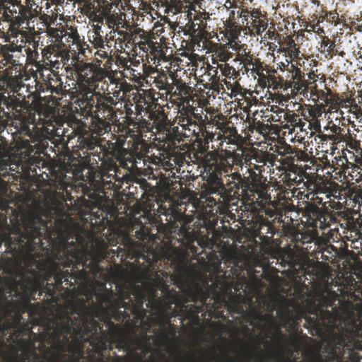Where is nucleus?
I'll use <instances>...</instances> for the list:
<instances>
[{"label": "nucleus", "mask_w": 362, "mask_h": 362, "mask_svg": "<svg viewBox=\"0 0 362 362\" xmlns=\"http://www.w3.org/2000/svg\"><path fill=\"white\" fill-rule=\"evenodd\" d=\"M83 229L74 223L69 215L58 217L53 229L40 216H34L20 228L0 233V246L6 245V253L14 257L25 250L33 252L44 248L42 237L48 243L52 259L41 262L32 255L25 259V271L19 282L23 299L26 302L35 300V295L45 293L51 299L56 297V289L75 288L76 284L86 282L91 274L99 272L98 262L88 260L79 255V246L86 244Z\"/></svg>", "instance_id": "nucleus-1"}, {"label": "nucleus", "mask_w": 362, "mask_h": 362, "mask_svg": "<svg viewBox=\"0 0 362 362\" xmlns=\"http://www.w3.org/2000/svg\"><path fill=\"white\" fill-rule=\"evenodd\" d=\"M98 303L89 306L85 302L71 307L69 312L47 319L39 336L40 349L50 354L54 362H78L83 356V344L88 342L103 331L97 317L98 310L110 312L117 320H131V315L142 320L146 315V296L141 288L117 293L103 287L95 293ZM46 358V355H45Z\"/></svg>", "instance_id": "nucleus-2"}, {"label": "nucleus", "mask_w": 362, "mask_h": 362, "mask_svg": "<svg viewBox=\"0 0 362 362\" xmlns=\"http://www.w3.org/2000/svg\"><path fill=\"white\" fill-rule=\"evenodd\" d=\"M159 283L162 285V291L165 293V296L169 303V308L172 305H175L177 307L178 310H175L177 315H182L186 319L190 320L199 321V314L203 311V306L209 307L210 304H208L207 300L209 299H213L214 302L211 307L218 308V303H226V305L230 311H236L241 313L243 311V307L238 305L236 302L233 303V305H229L228 302L225 300V297L223 294H221L216 291L217 288L220 286L223 292L231 291V287L225 284L223 285V281L221 279H218L212 284L214 288L203 287L197 286L194 288L193 291L190 293L191 300L194 303L199 302L201 305H195L194 304L188 305V299L186 297L180 294V293L174 288L170 290L169 287L163 279L156 278Z\"/></svg>", "instance_id": "nucleus-3"}, {"label": "nucleus", "mask_w": 362, "mask_h": 362, "mask_svg": "<svg viewBox=\"0 0 362 362\" xmlns=\"http://www.w3.org/2000/svg\"><path fill=\"white\" fill-rule=\"evenodd\" d=\"M245 159L248 160L246 173L247 176L239 171L232 173V178L235 180L241 195L242 201H255L262 199L267 202V190L265 183L261 180L265 172L267 163H274L273 154L267 151L260 150L251 146Z\"/></svg>", "instance_id": "nucleus-4"}, {"label": "nucleus", "mask_w": 362, "mask_h": 362, "mask_svg": "<svg viewBox=\"0 0 362 362\" xmlns=\"http://www.w3.org/2000/svg\"><path fill=\"white\" fill-rule=\"evenodd\" d=\"M126 141V136L119 135L115 143L107 141L105 145H102L99 144L98 137L90 136L83 137L81 145L93 155V164L100 161L103 168L108 173L112 170L115 174L118 168L117 163L124 166L127 158H132L129 150L124 146Z\"/></svg>", "instance_id": "nucleus-5"}, {"label": "nucleus", "mask_w": 362, "mask_h": 362, "mask_svg": "<svg viewBox=\"0 0 362 362\" xmlns=\"http://www.w3.org/2000/svg\"><path fill=\"white\" fill-rule=\"evenodd\" d=\"M216 170L208 159L205 158L202 173L206 183L201 198L204 199L206 206H222L231 196L241 199L239 187L235 180L232 178V173L228 175L224 182L223 176Z\"/></svg>", "instance_id": "nucleus-6"}, {"label": "nucleus", "mask_w": 362, "mask_h": 362, "mask_svg": "<svg viewBox=\"0 0 362 362\" xmlns=\"http://www.w3.org/2000/svg\"><path fill=\"white\" fill-rule=\"evenodd\" d=\"M22 101L17 98L6 97L4 94H0V110L3 115L7 119L12 116L20 121L19 132L21 135L28 136L34 141L38 138L37 132L35 130L45 129L46 131H54V126L48 121L44 119L42 122H37L35 112L29 108H25L21 112L23 107Z\"/></svg>", "instance_id": "nucleus-7"}, {"label": "nucleus", "mask_w": 362, "mask_h": 362, "mask_svg": "<svg viewBox=\"0 0 362 362\" xmlns=\"http://www.w3.org/2000/svg\"><path fill=\"white\" fill-rule=\"evenodd\" d=\"M204 0H189L183 18V21H178L179 28L188 35L192 40L200 46L202 42L203 46L207 45L211 37V33L208 30V22L211 20V13L206 12L202 8Z\"/></svg>", "instance_id": "nucleus-8"}, {"label": "nucleus", "mask_w": 362, "mask_h": 362, "mask_svg": "<svg viewBox=\"0 0 362 362\" xmlns=\"http://www.w3.org/2000/svg\"><path fill=\"white\" fill-rule=\"evenodd\" d=\"M35 5V0H19L14 4H8L4 8H0V23H9L8 35L5 37V42L11 43L15 38L21 36V26L26 21L35 18L37 13H33V6Z\"/></svg>", "instance_id": "nucleus-9"}, {"label": "nucleus", "mask_w": 362, "mask_h": 362, "mask_svg": "<svg viewBox=\"0 0 362 362\" xmlns=\"http://www.w3.org/2000/svg\"><path fill=\"white\" fill-rule=\"evenodd\" d=\"M73 69L77 78L76 92L78 93V104L80 99H86V95L93 92L98 88V81H103L107 76V71L95 69L93 64L83 62L73 61Z\"/></svg>", "instance_id": "nucleus-10"}, {"label": "nucleus", "mask_w": 362, "mask_h": 362, "mask_svg": "<svg viewBox=\"0 0 362 362\" xmlns=\"http://www.w3.org/2000/svg\"><path fill=\"white\" fill-rule=\"evenodd\" d=\"M241 152L238 153L236 151L230 150H211L206 154V158L216 169L218 173L221 175H224L226 180L228 175L231 174V171L235 165L243 168L246 165L247 168L248 160L245 159L247 154L249 153V148H241Z\"/></svg>", "instance_id": "nucleus-11"}, {"label": "nucleus", "mask_w": 362, "mask_h": 362, "mask_svg": "<svg viewBox=\"0 0 362 362\" xmlns=\"http://www.w3.org/2000/svg\"><path fill=\"white\" fill-rule=\"evenodd\" d=\"M34 37L32 41V49H40L42 64L49 66L51 69H59L64 65L69 64L70 61V50L62 49L49 37L39 36L37 40Z\"/></svg>", "instance_id": "nucleus-12"}, {"label": "nucleus", "mask_w": 362, "mask_h": 362, "mask_svg": "<svg viewBox=\"0 0 362 362\" xmlns=\"http://www.w3.org/2000/svg\"><path fill=\"white\" fill-rule=\"evenodd\" d=\"M308 193L305 197L308 201H312L317 204V206L321 204L324 209L327 207H336L334 199L339 198L340 192L336 187H332L325 182L322 177L319 175H315L312 177H309L308 181L304 183Z\"/></svg>", "instance_id": "nucleus-13"}, {"label": "nucleus", "mask_w": 362, "mask_h": 362, "mask_svg": "<svg viewBox=\"0 0 362 362\" xmlns=\"http://www.w3.org/2000/svg\"><path fill=\"white\" fill-rule=\"evenodd\" d=\"M86 95V99L79 100V107L83 113H94L95 115L101 113L103 117L112 119L117 116L116 106L118 101L109 94L100 93L94 90L93 92Z\"/></svg>", "instance_id": "nucleus-14"}, {"label": "nucleus", "mask_w": 362, "mask_h": 362, "mask_svg": "<svg viewBox=\"0 0 362 362\" xmlns=\"http://www.w3.org/2000/svg\"><path fill=\"white\" fill-rule=\"evenodd\" d=\"M243 202L245 203L246 208L251 211L259 223L257 235L262 240L264 239L268 234L272 236L275 233V228L271 221L268 220V217L275 216L276 209L271 201V196L267 194L266 202L262 199Z\"/></svg>", "instance_id": "nucleus-15"}, {"label": "nucleus", "mask_w": 362, "mask_h": 362, "mask_svg": "<svg viewBox=\"0 0 362 362\" xmlns=\"http://www.w3.org/2000/svg\"><path fill=\"white\" fill-rule=\"evenodd\" d=\"M197 123L194 127V132H191L190 135L194 136L192 141V146L195 148L194 156L197 154L202 155L199 159V164L204 170V160L206 158L207 153L211 151L209 150V144L211 142L217 141L218 132H214L209 130L207 116L203 118V116L196 117Z\"/></svg>", "instance_id": "nucleus-16"}, {"label": "nucleus", "mask_w": 362, "mask_h": 362, "mask_svg": "<svg viewBox=\"0 0 362 362\" xmlns=\"http://www.w3.org/2000/svg\"><path fill=\"white\" fill-rule=\"evenodd\" d=\"M165 215L170 216L166 223H160L158 226V231L164 230L167 235L173 236L178 235L185 237L190 229L189 225L193 220L191 216H187L179 206H173L165 210Z\"/></svg>", "instance_id": "nucleus-17"}, {"label": "nucleus", "mask_w": 362, "mask_h": 362, "mask_svg": "<svg viewBox=\"0 0 362 362\" xmlns=\"http://www.w3.org/2000/svg\"><path fill=\"white\" fill-rule=\"evenodd\" d=\"M286 151L288 155L283 159V164L286 168V177L290 182L296 184V186L302 184L305 187L304 183L313 176L305 172L303 168L298 165V162L302 160L306 154L303 151L294 150L290 145L286 146Z\"/></svg>", "instance_id": "nucleus-18"}, {"label": "nucleus", "mask_w": 362, "mask_h": 362, "mask_svg": "<svg viewBox=\"0 0 362 362\" xmlns=\"http://www.w3.org/2000/svg\"><path fill=\"white\" fill-rule=\"evenodd\" d=\"M43 7H40L35 4V6H33V13H37L34 18L38 17L40 22L42 23L45 26V37H49L54 42L57 43L62 48H68L67 45L64 43L63 37H66V30L63 26L60 27H52V24L57 22L59 17V8H54L51 10V13H42Z\"/></svg>", "instance_id": "nucleus-19"}, {"label": "nucleus", "mask_w": 362, "mask_h": 362, "mask_svg": "<svg viewBox=\"0 0 362 362\" xmlns=\"http://www.w3.org/2000/svg\"><path fill=\"white\" fill-rule=\"evenodd\" d=\"M296 209L293 204H286L281 210H278L275 206L276 214L274 217V220L283 223V227L286 229L292 243L295 245L303 244L304 243L302 240L303 238V233L293 227L294 218L292 217L291 213H296Z\"/></svg>", "instance_id": "nucleus-20"}, {"label": "nucleus", "mask_w": 362, "mask_h": 362, "mask_svg": "<svg viewBox=\"0 0 362 362\" xmlns=\"http://www.w3.org/2000/svg\"><path fill=\"white\" fill-rule=\"evenodd\" d=\"M303 216L306 219L305 221L308 226L315 228L318 227V228L323 229L329 226V220L336 221L335 216L330 215L327 209H322L314 202L308 200L305 206Z\"/></svg>", "instance_id": "nucleus-21"}, {"label": "nucleus", "mask_w": 362, "mask_h": 362, "mask_svg": "<svg viewBox=\"0 0 362 362\" xmlns=\"http://www.w3.org/2000/svg\"><path fill=\"white\" fill-rule=\"evenodd\" d=\"M352 306L350 301V360L362 362V325L356 320Z\"/></svg>", "instance_id": "nucleus-22"}, {"label": "nucleus", "mask_w": 362, "mask_h": 362, "mask_svg": "<svg viewBox=\"0 0 362 362\" xmlns=\"http://www.w3.org/2000/svg\"><path fill=\"white\" fill-rule=\"evenodd\" d=\"M283 262L284 267L288 265L293 276L299 278L300 281H302V277H305L306 274L310 273V264L308 260L299 257L293 252H286L283 257Z\"/></svg>", "instance_id": "nucleus-23"}, {"label": "nucleus", "mask_w": 362, "mask_h": 362, "mask_svg": "<svg viewBox=\"0 0 362 362\" xmlns=\"http://www.w3.org/2000/svg\"><path fill=\"white\" fill-rule=\"evenodd\" d=\"M197 107L194 106H185L182 104L178 115L174 117V122L181 127L183 131L194 132L197 122L196 117H200L199 113L196 112Z\"/></svg>", "instance_id": "nucleus-24"}, {"label": "nucleus", "mask_w": 362, "mask_h": 362, "mask_svg": "<svg viewBox=\"0 0 362 362\" xmlns=\"http://www.w3.org/2000/svg\"><path fill=\"white\" fill-rule=\"evenodd\" d=\"M3 302L0 301V332L4 333L6 330L10 329L13 323H11L10 320H8V317L13 315V313L16 312V307L14 305V300H8L6 297L2 298ZM22 316L17 315L16 321L13 323V326L18 330L21 329V320Z\"/></svg>", "instance_id": "nucleus-25"}, {"label": "nucleus", "mask_w": 362, "mask_h": 362, "mask_svg": "<svg viewBox=\"0 0 362 362\" xmlns=\"http://www.w3.org/2000/svg\"><path fill=\"white\" fill-rule=\"evenodd\" d=\"M156 8H163V13L166 15L175 16L181 13L180 18H183L189 0H153Z\"/></svg>", "instance_id": "nucleus-26"}, {"label": "nucleus", "mask_w": 362, "mask_h": 362, "mask_svg": "<svg viewBox=\"0 0 362 362\" xmlns=\"http://www.w3.org/2000/svg\"><path fill=\"white\" fill-rule=\"evenodd\" d=\"M86 116H90L92 117V122L90 124V131L92 132V134L81 136L78 137V143L80 148L81 149H86V153L88 156H92L89 153V151H88L87 148H83V146L81 145V141L82 138L86 137V136H97L98 139L100 137L98 136H101L105 134V133L111 131V124L109 122L106 121V119H103V118L100 117L99 115H95L94 113H84ZM100 141V139H99V142Z\"/></svg>", "instance_id": "nucleus-27"}, {"label": "nucleus", "mask_w": 362, "mask_h": 362, "mask_svg": "<svg viewBox=\"0 0 362 362\" xmlns=\"http://www.w3.org/2000/svg\"><path fill=\"white\" fill-rule=\"evenodd\" d=\"M116 218L115 212L105 211L98 207L96 211L92 210L90 212V224L93 226V230L101 231L107 227L113 226Z\"/></svg>", "instance_id": "nucleus-28"}, {"label": "nucleus", "mask_w": 362, "mask_h": 362, "mask_svg": "<svg viewBox=\"0 0 362 362\" xmlns=\"http://www.w3.org/2000/svg\"><path fill=\"white\" fill-rule=\"evenodd\" d=\"M217 139L218 144L216 149L223 150V145L224 142L227 144H238L241 139V136L239 135L235 127L230 126V122L227 120L220 132H218Z\"/></svg>", "instance_id": "nucleus-29"}, {"label": "nucleus", "mask_w": 362, "mask_h": 362, "mask_svg": "<svg viewBox=\"0 0 362 362\" xmlns=\"http://www.w3.org/2000/svg\"><path fill=\"white\" fill-rule=\"evenodd\" d=\"M146 115L153 124V129L158 132L168 124V116L160 105L157 103L149 104L146 110Z\"/></svg>", "instance_id": "nucleus-30"}, {"label": "nucleus", "mask_w": 362, "mask_h": 362, "mask_svg": "<svg viewBox=\"0 0 362 362\" xmlns=\"http://www.w3.org/2000/svg\"><path fill=\"white\" fill-rule=\"evenodd\" d=\"M129 127L126 130V134L133 138L136 137L138 141L142 136L143 133L150 132L154 130L153 124H151L149 118L146 119V118L142 116L137 118L136 120L130 119L129 121Z\"/></svg>", "instance_id": "nucleus-31"}, {"label": "nucleus", "mask_w": 362, "mask_h": 362, "mask_svg": "<svg viewBox=\"0 0 362 362\" xmlns=\"http://www.w3.org/2000/svg\"><path fill=\"white\" fill-rule=\"evenodd\" d=\"M175 264L174 278L178 287H182L187 281V278L190 274V267L188 259L182 255L172 259Z\"/></svg>", "instance_id": "nucleus-32"}, {"label": "nucleus", "mask_w": 362, "mask_h": 362, "mask_svg": "<svg viewBox=\"0 0 362 362\" xmlns=\"http://www.w3.org/2000/svg\"><path fill=\"white\" fill-rule=\"evenodd\" d=\"M268 27V18L267 13H262L259 8H254L250 11V28L255 35H260L266 31Z\"/></svg>", "instance_id": "nucleus-33"}, {"label": "nucleus", "mask_w": 362, "mask_h": 362, "mask_svg": "<svg viewBox=\"0 0 362 362\" xmlns=\"http://www.w3.org/2000/svg\"><path fill=\"white\" fill-rule=\"evenodd\" d=\"M158 136L154 139L158 143V147L163 151H173L177 148L175 140L173 139L171 132L168 126L165 125L158 132Z\"/></svg>", "instance_id": "nucleus-34"}, {"label": "nucleus", "mask_w": 362, "mask_h": 362, "mask_svg": "<svg viewBox=\"0 0 362 362\" xmlns=\"http://www.w3.org/2000/svg\"><path fill=\"white\" fill-rule=\"evenodd\" d=\"M91 29L87 33L88 41L94 48H105L107 37L103 36V27L100 24H90Z\"/></svg>", "instance_id": "nucleus-35"}, {"label": "nucleus", "mask_w": 362, "mask_h": 362, "mask_svg": "<svg viewBox=\"0 0 362 362\" xmlns=\"http://www.w3.org/2000/svg\"><path fill=\"white\" fill-rule=\"evenodd\" d=\"M191 160V152L189 150H186L182 153L176 149L170 151V160L172 164V169L173 170H176L177 173H179L180 168L185 164L189 163Z\"/></svg>", "instance_id": "nucleus-36"}, {"label": "nucleus", "mask_w": 362, "mask_h": 362, "mask_svg": "<svg viewBox=\"0 0 362 362\" xmlns=\"http://www.w3.org/2000/svg\"><path fill=\"white\" fill-rule=\"evenodd\" d=\"M324 130L326 131L327 132L325 134L322 132V134L319 135V137L321 139V141H329L334 144H339L343 136V129H341V127L336 124H332L331 126L325 127Z\"/></svg>", "instance_id": "nucleus-37"}, {"label": "nucleus", "mask_w": 362, "mask_h": 362, "mask_svg": "<svg viewBox=\"0 0 362 362\" xmlns=\"http://www.w3.org/2000/svg\"><path fill=\"white\" fill-rule=\"evenodd\" d=\"M7 65L17 66L21 64L14 59L13 54H11L8 44H0V69H4Z\"/></svg>", "instance_id": "nucleus-38"}, {"label": "nucleus", "mask_w": 362, "mask_h": 362, "mask_svg": "<svg viewBox=\"0 0 362 362\" xmlns=\"http://www.w3.org/2000/svg\"><path fill=\"white\" fill-rule=\"evenodd\" d=\"M134 140V144L132 146V149L129 150L132 158H126V165L124 168H129V164H131V168H138V163L142 161L144 163V154L141 151L138 150L136 146L138 140Z\"/></svg>", "instance_id": "nucleus-39"}, {"label": "nucleus", "mask_w": 362, "mask_h": 362, "mask_svg": "<svg viewBox=\"0 0 362 362\" xmlns=\"http://www.w3.org/2000/svg\"><path fill=\"white\" fill-rule=\"evenodd\" d=\"M280 112L283 115V117L286 122L284 126L285 128H288L290 129L291 127L292 129H295L298 126H301L303 127L306 125V122H303L297 113L291 111L285 112L284 110H281Z\"/></svg>", "instance_id": "nucleus-40"}, {"label": "nucleus", "mask_w": 362, "mask_h": 362, "mask_svg": "<svg viewBox=\"0 0 362 362\" xmlns=\"http://www.w3.org/2000/svg\"><path fill=\"white\" fill-rule=\"evenodd\" d=\"M151 78H153V83L159 90H165L170 88L168 74L164 71L154 70Z\"/></svg>", "instance_id": "nucleus-41"}, {"label": "nucleus", "mask_w": 362, "mask_h": 362, "mask_svg": "<svg viewBox=\"0 0 362 362\" xmlns=\"http://www.w3.org/2000/svg\"><path fill=\"white\" fill-rule=\"evenodd\" d=\"M68 2H72L74 8L77 4L78 12L87 17L95 6V4H98V0H67L66 4Z\"/></svg>", "instance_id": "nucleus-42"}, {"label": "nucleus", "mask_w": 362, "mask_h": 362, "mask_svg": "<svg viewBox=\"0 0 362 362\" xmlns=\"http://www.w3.org/2000/svg\"><path fill=\"white\" fill-rule=\"evenodd\" d=\"M134 100V116L137 119L138 117L141 116L142 112H145L146 115V110L148 107V103L146 97L143 94L136 93L133 97Z\"/></svg>", "instance_id": "nucleus-43"}, {"label": "nucleus", "mask_w": 362, "mask_h": 362, "mask_svg": "<svg viewBox=\"0 0 362 362\" xmlns=\"http://www.w3.org/2000/svg\"><path fill=\"white\" fill-rule=\"evenodd\" d=\"M153 163L160 166L165 172H168V170L173 172L170 151H163L162 153H159V156H154Z\"/></svg>", "instance_id": "nucleus-44"}, {"label": "nucleus", "mask_w": 362, "mask_h": 362, "mask_svg": "<svg viewBox=\"0 0 362 362\" xmlns=\"http://www.w3.org/2000/svg\"><path fill=\"white\" fill-rule=\"evenodd\" d=\"M67 47L69 50V60L71 59L72 61H78L80 55L86 57L87 53L89 54H91L92 53L90 42L88 43L87 41H85L84 38L83 39L82 45L78 52L74 49H72L70 46H67Z\"/></svg>", "instance_id": "nucleus-45"}, {"label": "nucleus", "mask_w": 362, "mask_h": 362, "mask_svg": "<svg viewBox=\"0 0 362 362\" xmlns=\"http://www.w3.org/2000/svg\"><path fill=\"white\" fill-rule=\"evenodd\" d=\"M168 126L177 144L183 141V137L190 136L188 132L183 131L181 127L177 125V122H175V117L173 121L168 120Z\"/></svg>", "instance_id": "nucleus-46"}, {"label": "nucleus", "mask_w": 362, "mask_h": 362, "mask_svg": "<svg viewBox=\"0 0 362 362\" xmlns=\"http://www.w3.org/2000/svg\"><path fill=\"white\" fill-rule=\"evenodd\" d=\"M114 32L117 33L119 35L116 40V42L119 43L121 48H128L131 49L132 47V37L133 36L131 30L129 31H125L120 30L119 27L116 28Z\"/></svg>", "instance_id": "nucleus-47"}, {"label": "nucleus", "mask_w": 362, "mask_h": 362, "mask_svg": "<svg viewBox=\"0 0 362 362\" xmlns=\"http://www.w3.org/2000/svg\"><path fill=\"white\" fill-rule=\"evenodd\" d=\"M348 200L346 201L348 206H351L354 209L357 206V210H360L362 207V190L357 189L356 190H349L347 194Z\"/></svg>", "instance_id": "nucleus-48"}, {"label": "nucleus", "mask_w": 362, "mask_h": 362, "mask_svg": "<svg viewBox=\"0 0 362 362\" xmlns=\"http://www.w3.org/2000/svg\"><path fill=\"white\" fill-rule=\"evenodd\" d=\"M131 32L133 35L132 37L131 52H134V56L140 55V51H138V47L146 31L141 28H134L131 30Z\"/></svg>", "instance_id": "nucleus-49"}, {"label": "nucleus", "mask_w": 362, "mask_h": 362, "mask_svg": "<svg viewBox=\"0 0 362 362\" xmlns=\"http://www.w3.org/2000/svg\"><path fill=\"white\" fill-rule=\"evenodd\" d=\"M155 40L156 37L152 35L148 47V55H151L152 59H161L164 55L163 47L160 42Z\"/></svg>", "instance_id": "nucleus-50"}, {"label": "nucleus", "mask_w": 362, "mask_h": 362, "mask_svg": "<svg viewBox=\"0 0 362 362\" xmlns=\"http://www.w3.org/2000/svg\"><path fill=\"white\" fill-rule=\"evenodd\" d=\"M227 118L223 115V113L218 110H214L210 112V119L207 118L208 124H211L216 127V129L220 132L223 128L225 123L227 122Z\"/></svg>", "instance_id": "nucleus-51"}, {"label": "nucleus", "mask_w": 362, "mask_h": 362, "mask_svg": "<svg viewBox=\"0 0 362 362\" xmlns=\"http://www.w3.org/2000/svg\"><path fill=\"white\" fill-rule=\"evenodd\" d=\"M132 258H135L137 259H142L145 260V262L150 265H153L155 262L158 261V255L155 252V250H151L149 253L145 254L140 252V250H134L133 254L132 255Z\"/></svg>", "instance_id": "nucleus-52"}, {"label": "nucleus", "mask_w": 362, "mask_h": 362, "mask_svg": "<svg viewBox=\"0 0 362 362\" xmlns=\"http://www.w3.org/2000/svg\"><path fill=\"white\" fill-rule=\"evenodd\" d=\"M337 164L341 167V173H346V169L351 168L352 173L356 172L358 174H361L359 177L362 179V168L358 165L349 162L346 157L339 158L337 160Z\"/></svg>", "instance_id": "nucleus-53"}, {"label": "nucleus", "mask_w": 362, "mask_h": 362, "mask_svg": "<svg viewBox=\"0 0 362 362\" xmlns=\"http://www.w3.org/2000/svg\"><path fill=\"white\" fill-rule=\"evenodd\" d=\"M114 6H117V4L109 2L108 0H98V7L105 20L113 13L112 9Z\"/></svg>", "instance_id": "nucleus-54"}, {"label": "nucleus", "mask_w": 362, "mask_h": 362, "mask_svg": "<svg viewBox=\"0 0 362 362\" xmlns=\"http://www.w3.org/2000/svg\"><path fill=\"white\" fill-rule=\"evenodd\" d=\"M25 52L26 54V60L30 64H34L37 67L42 66V59L38 60L40 57V52L38 50L32 49L30 47H26Z\"/></svg>", "instance_id": "nucleus-55"}, {"label": "nucleus", "mask_w": 362, "mask_h": 362, "mask_svg": "<svg viewBox=\"0 0 362 362\" xmlns=\"http://www.w3.org/2000/svg\"><path fill=\"white\" fill-rule=\"evenodd\" d=\"M218 68L221 70V74L225 76L226 78L235 80L240 77L239 71L235 70L233 66L228 64L219 65Z\"/></svg>", "instance_id": "nucleus-56"}, {"label": "nucleus", "mask_w": 362, "mask_h": 362, "mask_svg": "<svg viewBox=\"0 0 362 362\" xmlns=\"http://www.w3.org/2000/svg\"><path fill=\"white\" fill-rule=\"evenodd\" d=\"M151 35L150 33L145 32V34L141 38L139 45H138V51H140V57H146L148 56V47H150Z\"/></svg>", "instance_id": "nucleus-57"}, {"label": "nucleus", "mask_w": 362, "mask_h": 362, "mask_svg": "<svg viewBox=\"0 0 362 362\" xmlns=\"http://www.w3.org/2000/svg\"><path fill=\"white\" fill-rule=\"evenodd\" d=\"M41 32L35 30V28H30L29 30H22L21 34L20 42L26 46L27 43L31 44L34 41V37L39 36Z\"/></svg>", "instance_id": "nucleus-58"}, {"label": "nucleus", "mask_w": 362, "mask_h": 362, "mask_svg": "<svg viewBox=\"0 0 362 362\" xmlns=\"http://www.w3.org/2000/svg\"><path fill=\"white\" fill-rule=\"evenodd\" d=\"M47 86L51 93H62L63 82L62 78L58 77V76L55 78H50Z\"/></svg>", "instance_id": "nucleus-59"}, {"label": "nucleus", "mask_w": 362, "mask_h": 362, "mask_svg": "<svg viewBox=\"0 0 362 362\" xmlns=\"http://www.w3.org/2000/svg\"><path fill=\"white\" fill-rule=\"evenodd\" d=\"M105 22L108 28H111L112 30L110 33H115L116 28L119 27V24L122 23V18L119 16L118 13L113 12L110 16L106 18Z\"/></svg>", "instance_id": "nucleus-60"}, {"label": "nucleus", "mask_w": 362, "mask_h": 362, "mask_svg": "<svg viewBox=\"0 0 362 362\" xmlns=\"http://www.w3.org/2000/svg\"><path fill=\"white\" fill-rule=\"evenodd\" d=\"M293 78L296 80L294 88L298 90L301 89L302 87H304V90H306L307 88L305 86V81L304 79V74L302 73V71L296 66L294 68V71L293 74Z\"/></svg>", "instance_id": "nucleus-61"}, {"label": "nucleus", "mask_w": 362, "mask_h": 362, "mask_svg": "<svg viewBox=\"0 0 362 362\" xmlns=\"http://www.w3.org/2000/svg\"><path fill=\"white\" fill-rule=\"evenodd\" d=\"M90 23L102 25L105 22L103 14L99 10L98 6H95L87 16Z\"/></svg>", "instance_id": "nucleus-62"}, {"label": "nucleus", "mask_w": 362, "mask_h": 362, "mask_svg": "<svg viewBox=\"0 0 362 362\" xmlns=\"http://www.w3.org/2000/svg\"><path fill=\"white\" fill-rule=\"evenodd\" d=\"M320 47L322 52H327L328 55L336 54V44L331 41L329 37L326 36L322 37Z\"/></svg>", "instance_id": "nucleus-63"}, {"label": "nucleus", "mask_w": 362, "mask_h": 362, "mask_svg": "<svg viewBox=\"0 0 362 362\" xmlns=\"http://www.w3.org/2000/svg\"><path fill=\"white\" fill-rule=\"evenodd\" d=\"M287 49H289V55L294 59H299L300 50L299 45L296 42L293 38L289 37L286 41Z\"/></svg>", "instance_id": "nucleus-64"}]
</instances>
